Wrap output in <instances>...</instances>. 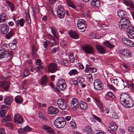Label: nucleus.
Listing matches in <instances>:
<instances>
[{"label":"nucleus","mask_w":134,"mask_h":134,"mask_svg":"<svg viewBox=\"0 0 134 134\" xmlns=\"http://www.w3.org/2000/svg\"><path fill=\"white\" fill-rule=\"evenodd\" d=\"M57 85H58L59 86V85H66L65 81L63 79H60L57 83Z\"/></svg>","instance_id":"obj_42"},{"label":"nucleus","mask_w":134,"mask_h":134,"mask_svg":"<svg viewBox=\"0 0 134 134\" xmlns=\"http://www.w3.org/2000/svg\"><path fill=\"white\" fill-rule=\"evenodd\" d=\"M122 22V21L121 22L120 21L119 24V27L120 29L124 30L127 28L123 24Z\"/></svg>","instance_id":"obj_44"},{"label":"nucleus","mask_w":134,"mask_h":134,"mask_svg":"<svg viewBox=\"0 0 134 134\" xmlns=\"http://www.w3.org/2000/svg\"><path fill=\"white\" fill-rule=\"evenodd\" d=\"M8 55L6 52H4L3 50H0V58L2 59L7 57Z\"/></svg>","instance_id":"obj_29"},{"label":"nucleus","mask_w":134,"mask_h":134,"mask_svg":"<svg viewBox=\"0 0 134 134\" xmlns=\"http://www.w3.org/2000/svg\"><path fill=\"white\" fill-rule=\"evenodd\" d=\"M59 9V11H64V8L63 6L61 5H60L57 8V10H58Z\"/></svg>","instance_id":"obj_62"},{"label":"nucleus","mask_w":134,"mask_h":134,"mask_svg":"<svg viewBox=\"0 0 134 134\" xmlns=\"http://www.w3.org/2000/svg\"><path fill=\"white\" fill-rule=\"evenodd\" d=\"M16 44L17 42L15 39L12 42L9 44V46L10 48L12 50L16 48Z\"/></svg>","instance_id":"obj_25"},{"label":"nucleus","mask_w":134,"mask_h":134,"mask_svg":"<svg viewBox=\"0 0 134 134\" xmlns=\"http://www.w3.org/2000/svg\"><path fill=\"white\" fill-rule=\"evenodd\" d=\"M0 134H6L3 128H2L0 129Z\"/></svg>","instance_id":"obj_64"},{"label":"nucleus","mask_w":134,"mask_h":134,"mask_svg":"<svg viewBox=\"0 0 134 134\" xmlns=\"http://www.w3.org/2000/svg\"><path fill=\"white\" fill-rule=\"evenodd\" d=\"M129 131L133 133H134V128L130 126L129 127Z\"/></svg>","instance_id":"obj_61"},{"label":"nucleus","mask_w":134,"mask_h":134,"mask_svg":"<svg viewBox=\"0 0 134 134\" xmlns=\"http://www.w3.org/2000/svg\"><path fill=\"white\" fill-rule=\"evenodd\" d=\"M58 112L57 108L51 106L49 107L48 110V113L50 114H57Z\"/></svg>","instance_id":"obj_18"},{"label":"nucleus","mask_w":134,"mask_h":134,"mask_svg":"<svg viewBox=\"0 0 134 134\" xmlns=\"http://www.w3.org/2000/svg\"><path fill=\"white\" fill-rule=\"evenodd\" d=\"M66 121L62 117L57 118L54 121L55 126L59 128L63 127L66 125Z\"/></svg>","instance_id":"obj_3"},{"label":"nucleus","mask_w":134,"mask_h":134,"mask_svg":"<svg viewBox=\"0 0 134 134\" xmlns=\"http://www.w3.org/2000/svg\"><path fill=\"white\" fill-rule=\"evenodd\" d=\"M77 27L78 29L80 30V31H84L87 27L86 22L82 19L79 20L77 22Z\"/></svg>","instance_id":"obj_4"},{"label":"nucleus","mask_w":134,"mask_h":134,"mask_svg":"<svg viewBox=\"0 0 134 134\" xmlns=\"http://www.w3.org/2000/svg\"><path fill=\"white\" fill-rule=\"evenodd\" d=\"M85 130L88 134H92L93 131L91 127L89 126H86L85 127Z\"/></svg>","instance_id":"obj_34"},{"label":"nucleus","mask_w":134,"mask_h":134,"mask_svg":"<svg viewBox=\"0 0 134 134\" xmlns=\"http://www.w3.org/2000/svg\"><path fill=\"white\" fill-rule=\"evenodd\" d=\"M82 48L86 53L91 54L93 52V49L92 47L88 45L84 46L82 47Z\"/></svg>","instance_id":"obj_12"},{"label":"nucleus","mask_w":134,"mask_h":134,"mask_svg":"<svg viewBox=\"0 0 134 134\" xmlns=\"http://www.w3.org/2000/svg\"><path fill=\"white\" fill-rule=\"evenodd\" d=\"M70 104L71 107L74 110H75L79 108V102L77 99L76 98H74L72 99Z\"/></svg>","instance_id":"obj_9"},{"label":"nucleus","mask_w":134,"mask_h":134,"mask_svg":"<svg viewBox=\"0 0 134 134\" xmlns=\"http://www.w3.org/2000/svg\"><path fill=\"white\" fill-rule=\"evenodd\" d=\"M96 47L98 51L102 54H104L106 51V49L100 44H97L96 45Z\"/></svg>","instance_id":"obj_17"},{"label":"nucleus","mask_w":134,"mask_h":134,"mask_svg":"<svg viewBox=\"0 0 134 134\" xmlns=\"http://www.w3.org/2000/svg\"><path fill=\"white\" fill-rule=\"evenodd\" d=\"M11 120V115H9L7 116L4 119L2 120L1 122L4 123L5 122L10 121Z\"/></svg>","instance_id":"obj_41"},{"label":"nucleus","mask_w":134,"mask_h":134,"mask_svg":"<svg viewBox=\"0 0 134 134\" xmlns=\"http://www.w3.org/2000/svg\"><path fill=\"white\" fill-rule=\"evenodd\" d=\"M37 51L35 46L33 45L32 46V56L33 58H36L37 57Z\"/></svg>","instance_id":"obj_28"},{"label":"nucleus","mask_w":134,"mask_h":134,"mask_svg":"<svg viewBox=\"0 0 134 134\" xmlns=\"http://www.w3.org/2000/svg\"><path fill=\"white\" fill-rule=\"evenodd\" d=\"M18 131L19 134H26V133L25 131L23 129L20 128L19 129Z\"/></svg>","instance_id":"obj_50"},{"label":"nucleus","mask_w":134,"mask_h":134,"mask_svg":"<svg viewBox=\"0 0 134 134\" xmlns=\"http://www.w3.org/2000/svg\"><path fill=\"white\" fill-rule=\"evenodd\" d=\"M86 68L85 70L86 72H94L96 71V69L94 68L90 67L88 65H86Z\"/></svg>","instance_id":"obj_24"},{"label":"nucleus","mask_w":134,"mask_h":134,"mask_svg":"<svg viewBox=\"0 0 134 134\" xmlns=\"http://www.w3.org/2000/svg\"><path fill=\"white\" fill-rule=\"evenodd\" d=\"M13 35V32L11 31L6 35V37L8 39L10 38Z\"/></svg>","instance_id":"obj_46"},{"label":"nucleus","mask_w":134,"mask_h":134,"mask_svg":"<svg viewBox=\"0 0 134 134\" xmlns=\"http://www.w3.org/2000/svg\"><path fill=\"white\" fill-rule=\"evenodd\" d=\"M122 41L126 45L130 47H134V43L128 38H123Z\"/></svg>","instance_id":"obj_13"},{"label":"nucleus","mask_w":134,"mask_h":134,"mask_svg":"<svg viewBox=\"0 0 134 134\" xmlns=\"http://www.w3.org/2000/svg\"><path fill=\"white\" fill-rule=\"evenodd\" d=\"M57 103L59 108L62 110H64L67 107L65 101L62 98H60L57 101Z\"/></svg>","instance_id":"obj_6"},{"label":"nucleus","mask_w":134,"mask_h":134,"mask_svg":"<svg viewBox=\"0 0 134 134\" xmlns=\"http://www.w3.org/2000/svg\"><path fill=\"white\" fill-rule=\"evenodd\" d=\"M112 117L114 119H117L118 118V116L117 114L114 112L112 113Z\"/></svg>","instance_id":"obj_59"},{"label":"nucleus","mask_w":134,"mask_h":134,"mask_svg":"<svg viewBox=\"0 0 134 134\" xmlns=\"http://www.w3.org/2000/svg\"><path fill=\"white\" fill-rule=\"evenodd\" d=\"M48 80L46 75H44L41 79L40 83L42 86H45Z\"/></svg>","instance_id":"obj_23"},{"label":"nucleus","mask_w":134,"mask_h":134,"mask_svg":"<svg viewBox=\"0 0 134 134\" xmlns=\"http://www.w3.org/2000/svg\"><path fill=\"white\" fill-rule=\"evenodd\" d=\"M126 13L123 10H120L118 12L117 14L119 17H123L126 15Z\"/></svg>","instance_id":"obj_37"},{"label":"nucleus","mask_w":134,"mask_h":134,"mask_svg":"<svg viewBox=\"0 0 134 134\" xmlns=\"http://www.w3.org/2000/svg\"><path fill=\"white\" fill-rule=\"evenodd\" d=\"M66 2L68 4L69 6L74 9H75V6L72 1L70 0H66Z\"/></svg>","instance_id":"obj_43"},{"label":"nucleus","mask_w":134,"mask_h":134,"mask_svg":"<svg viewBox=\"0 0 134 134\" xmlns=\"http://www.w3.org/2000/svg\"><path fill=\"white\" fill-rule=\"evenodd\" d=\"M98 36V35H96L93 33H91L90 34V37L92 38L99 39L100 38V36Z\"/></svg>","instance_id":"obj_47"},{"label":"nucleus","mask_w":134,"mask_h":134,"mask_svg":"<svg viewBox=\"0 0 134 134\" xmlns=\"http://www.w3.org/2000/svg\"><path fill=\"white\" fill-rule=\"evenodd\" d=\"M107 96H109L112 98V99H114L115 98V96L111 92H109L107 93Z\"/></svg>","instance_id":"obj_54"},{"label":"nucleus","mask_w":134,"mask_h":134,"mask_svg":"<svg viewBox=\"0 0 134 134\" xmlns=\"http://www.w3.org/2000/svg\"><path fill=\"white\" fill-rule=\"evenodd\" d=\"M113 83L116 86H120L119 81H118V80L117 78L113 79Z\"/></svg>","instance_id":"obj_49"},{"label":"nucleus","mask_w":134,"mask_h":134,"mask_svg":"<svg viewBox=\"0 0 134 134\" xmlns=\"http://www.w3.org/2000/svg\"><path fill=\"white\" fill-rule=\"evenodd\" d=\"M14 120L15 122L20 124L23 121L22 117L18 114H16L14 115Z\"/></svg>","instance_id":"obj_8"},{"label":"nucleus","mask_w":134,"mask_h":134,"mask_svg":"<svg viewBox=\"0 0 134 134\" xmlns=\"http://www.w3.org/2000/svg\"><path fill=\"white\" fill-rule=\"evenodd\" d=\"M59 9L58 10H57V15L58 17H64L65 16V10L59 11Z\"/></svg>","instance_id":"obj_35"},{"label":"nucleus","mask_w":134,"mask_h":134,"mask_svg":"<svg viewBox=\"0 0 134 134\" xmlns=\"http://www.w3.org/2000/svg\"><path fill=\"white\" fill-rule=\"evenodd\" d=\"M69 34L70 37L72 38L77 39L79 38V35L76 31L71 30L69 32Z\"/></svg>","instance_id":"obj_16"},{"label":"nucleus","mask_w":134,"mask_h":134,"mask_svg":"<svg viewBox=\"0 0 134 134\" xmlns=\"http://www.w3.org/2000/svg\"><path fill=\"white\" fill-rule=\"evenodd\" d=\"M52 33L53 35L55 36L57 39L59 38V37L57 33V29L54 27H51Z\"/></svg>","instance_id":"obj_30"},{"label":"nucleus","mask_w":134,"mask_h":134,"mask_svg":"<svg viewBox=\"0 0 134 134\" xmlns=\"http://www.w3.org/2000/svg\"><path fill=\"white\" fill-rule=\"evenodd\" d=\"M16 26H18L20 25L21 27H23L24 25V21L23 18L21 19L20 20H17L15 21Z\"/></svg>","instance_id":"obj_32"},{"label":"nucleus","mask_w":134,"mask_h":134,"mask_svg":"<svg viewBox=\"0 0 134 134\" xmlns=\"http://www.w3.org/2000/svg\"><path fill=\"white\" fill-rule=\"evenodd\" d=\"M124 4L127 6L129 7L133 10H134L133 3L131 0H123Z\"/></svg>","instance_id":"obj_19"},{"label":"nucleus","mask_w":134,"mask_h":134,"mask_svg":"<svg viewBox=\"0 0 134 134\" xmlns=\"http://www.w3.org/2000/svg\"><path fill=\"white\" fill-rule=\"evenodd\" d=\"M120 101L122 105L126 108L132 107L134 104L130 96L126 93H122L121 95Z\"/></svg>","instance_id":"obj_2"},{"label":"nucleus","mask_w":134,"mask_h":134,"mask_svg":"<svg viewBox=\"0 0 134 134\" xmlns=\"http://www.w3.org/2000/svg\"><path fill=\"white\" fill-rule=\"evenodd\" d=\"M24 129L26 133V132L30 131L32 130L31 128L28 126H27L25 127Z\"/></svg>","instance_id":"obj_56"},{"label":"nucleus","mask_w":134,"mask_h":134,"mask_svg":"<svg viewBox=\"0 0 134 134\" xmlns=\"http://www.w3.org/2000/svg\"><path fill=\"white\" fill-rule=\"evenodd\" d=\"M79 105L81 108L83 110H86L87 108V104L83 101H81L79 103Z\"/></svg>","instance_id":"obj_26"},{"label":"nucleus","mask_w":134,"mask_h":134,"mask_svg":"<svg viewBox=\"0 0 134 134\" xmlns=\"http://www.w3.org/2000/svg\"><path fill=\"white\" fill-rule=\"evenodd\" d=\"M91 4L94 8L99 7L100 5V2L99 0H92Z\"/></svg>","instance_id":"obj_22"},{"label":"nucleus","mask_w":134,"mask_h":134,"mask_svg":"<svg viewBox=\"0 0 134 134\" xmlns=\"http://www.w3.org/2000/svg\"><path fill=\"white\" fill-rule=\"evenodd\" d=\"M93 99L99 108L100 109H102L103 108V106L99 100L96 98H94Z\"/></svg>","instance_id":"obj_27"},{"label":"nucleus","mask_w":134,"mask_h":134,"mask_svg":"<svg viewBox=\"0 0 134 134\" xmlns=\"http://www.w3.org/2000/svg\"><path fill=\"white\" fill-rule=\"evenodd\" d=\"M29 74V71L28 70L26 69L25 68L23 71V72L22 74L23 77H25L28 76Z\"/></svg>","instance_id":"obj_40"},{"label":"nucleus","mask_w":134,"mask_h":134,"mask_svg":"<svg viewBox=\"0 0 134 134\" xmlns=\"http://www.w3.org/2000/svg\"><path fill=\"white\" fill-rule=\"evenodd\" d=\"M93 117L94 119L97 120L99 122H101L102 121L100 118L96 116L95 115H93Z\"/></svg>","instance_id":"obj_60"},{"label":"nucleus","mask_w":134,"mask_h":134,"mask_svg":"<svg viewBox=\"0 0 134 134\" xmlns=\"http://www.w3.org/2000/svg\"><path fill=\"white\" fill-rule=\"evenodd\" d=\"M13 101L12 98L9 97H7L4 99V103L8 105V107L9 108L10 104Z\"/></svg>","instance_id":"obj_21"},{"label":"nucleus","mask_w":134,"mask_h":134,"mask_svg":"<svg viewBox=\"0 0 134 134\" xmlns=\"http://www.w3.org/2000/svg\"><path fill=\"white\" fill-rule=\"evenodd\" d=\"M10 83L7 81H0V88L1 87L5 90V91H8L10 86Z\"/></svg>","instance_id":"obj_10"},{"label":"nucleus","mask_w":134,"mask_h":134,"mask_svg":"<svg viewBox=\"0 0 134 134\" xmlns=\"http://www.w3.org/2000/svg\"><path fill=\"white\" fill-rule=\"evenodd\" d=\"M94 132L95 134H106L104 131L101 130H96Z\"/></svg>","instance_id":"obj_52"},{"label":"nucleus","mask_w":134,"mask_h":134,"mask_svg":"<svg viewBox=\"0 0 134 134\" xmlns=\"http://www.w3.org/2000/svg\"><path fill=\"white\" fill-rule=\"evenodd\" d=\"M42 128L50 134H54L53 130L49 126L44 125Z\"/></svg>","instance_id":"obj_20"},{"label":"nucleus","mask_w":134,"mask_h":134,"mask_svg":"<svg viewBox=\"0 0 134 134\" xmlns=\"http://www.w3.org/2000/svg\"><path fill=\"white\" fill-rule=\"evenodd\" d=\"M2 48L3 49L2 50L4 51V52H6L7 53V51H8V47H7L6 44L2 46Z\"/></svg>","instance_id":"obj_53"},{"label":"nucleus","mask_w":134,"mask_h":134,"mask_svg":"<svg viewBox=\"0 0 134 134\" xmlns=\"http://www.w3.org/2000/svg\"><path fill=\"white\" fill-rule=\"evenodd\" d=\"M116 43V41L115 40H114L113 42H109L108 41H106L103 43V45L107 47L112 48L114 47Z\"/></svg>","instance_id":"obj_14"},{"label":"nucleus","mask_w":134,"mask_h":134,"mask_svg":"<svg viewBox=\"0 0 134 134\" xmlns=\"http://www.w3.org/2000/svg\"><path fill=\"white\" fill-rule=\"evenodd\" d=\"M15 102L18 103L20 104L23 102V100L22 97L20 96H16L15 98Z\"/></svg>","instance_id":"obj_33"},{"label":"nucleus","mask_w":134,"mask_h":134,"mask_svg":"<svg viewBox=\"0 0 134 134\" xmlns=\"http://www.w3.org/2000/svg\"><path fill=\"white\" fill-rule=\"evenodd\" d=\"M7 112V110L2 109L0 112V116L2 117H4L5 116Z\"/></svg>","instance_id":"obj_45"},{"label":"nucleus","mask_w":134,"mask_h":134,"mask_svg":"<svg viewBox=\"0 0 134 134\" xmlns=\"http://www.w3.org/2000/svg\"><path fill=\"white\" fill-rule=\"evenodd\" d=\"M123 24L127 28V32L128 37L131 39H134V27L130 25V21L127 19L123 17L121 19Z\"/></svg>","instance_id":"obj_1"},{"label":"nucleus","mask_w":134,"mask_h":134,"mask_svg":"<svg viewBox=\"0 0 134 134\" xmlns=\"http://www.w3.org/2000/svg\"><path fill=\"white\" fill-rule=\"evenodd\" d=\"M50 42L48 40H46L45 42H44L43 44L44 46V48L45 49L48 46V44L50 43Z\"/></svg>","instance_id":"obj_55"},{"label":"nucleus","mask_w":134,"mask_h":134,"mask_svg":"<svg viewBox=\"0 0 134 134\" xmlns=\"http://www.w3.org/2000/svg\"><path fill=\"white\" fill-rule=\"evenodd\" d=\"M107 86L110 89L114 91L115 90V87L112 85L110 84L108 85Z\"/></svg>","instance_id":"obj_63"},{"label":"nucleus","mask_w":134,"mask_h":134,"mask_svg":"<svg viewBox=\"0 0 134 134\" xmlns=\"http://www.w3.org/2000/svg\"><path fill=\"white\" fill-rule=\"evenodd\" d=\"M57 65L55 63L50 64L48 67V70L50 72L52 73L55 72L57 70Z\"/></svg>","instance_id":"obj_11"},{"label":"nucleus","mask_w":134,"mask_h":134,"mask_svg":"<svg viewBox=\"0 0 134 134\" xmlns=\"http://www.w3.org/2000/svg\"><path fill=\"white\" fill-rule=\"evenodd\" d=\"M70 124L71 126L72 127V128H75L77 127L74 121H72L70 122Z\"/></svg>","instance_id":"obj_51"},{"label":"nucleus","mask_w":134,"mask_h":134,"mask_svg":"<svg viewBox=\"0 0 134 134\" xmlns=\"http://www.w3.org/2000/svg\"><path fill=\"white\" fill-rule=\"evenodd\" d=\"M5 126L7 127H10L11 128H13V126L12 124L10 122L6 123L5 124Z\"/></svg>","instance_id":"obj_57"},{"label":"nucleus","mask_w":134,"mask_h":134,"mask_svg":"<svg viewBox=\"0 0 134 134\" xmlns=\"http://www.w3.org/2000/svg\"><path fill=\"white\" fill-rule=\"evenodd\" d=\"M78 72L76 69H73L70 70L69 72V74L70 76L75 75L77 74Z\"/></svg>","instance_id":"obj_38"},{"label":"nucleus","mask_w":134,"mask_h":134,"mask_svg":"<svg viewBox=\"0 0 134 134\" xmlns=\"http://www.w3.org/2000/svg\"><path fill=\"white\" fill-rule=\"evenodd\" d=\"M119 53L120 55L123 56L126 58L130 57L132 55L131 51L126 49L120 50Z\"/></svg>","instance_id":"obj_5"},{"label":"nucleus","mask_w":134,"mask_h":134,"mask_svg":"<svg viewBox=\"0 0 134 134\" xmlns=\"http://www.w3.org/2000/svg\"><path fill=\"white\" fill-rule=\"evenodd\" d=\"M61 63L65 65H67L68 64V61L65 59H63L61 61Z\"/></svg>","instance_id":"obj_58"},{"label":"nucleus","mask_w":134,"mask_h":134,"mask_svg":"<svg viewBox=\"0 0 134 134\" xmlns=\"http://www.w3.org/2000/svg\"><path fill=\"white\" fill-rule=\"evenodd\" d=\"M57 85V86L56 89L58 91H64L66 87V85H59V86L58 85Z\"/></svg>","instance_id":"obj_31"},{"label":"nucleus","mask_w":134,"mask_h":134,"mask_svg":"<svg viewBox=\"0 0 134 134\" xmlns=\"http://www.w3.org/2000/svg\"><path fill=\"white\" fill-rule=\"evenodd\" d=\"M77 81L79 82L80 84H82L85 82V80L84 79L80 76H79L77 77Z\"/></svg>","instance_id":"obj_48"},{"label":"nucleus","mask_w":134,"mask_h":134,"mask_svg":"<svg viewBox=\"0 0 134 134\" xmlns=\"http://www.w3.org/2000/svg\"><path fill=\"white\" fill-rule=\"evenodd\" d=\"M94 88L97 90H101L103 88V85L101 81L98 80H95L94 83Z\"/></svg>","instance_id":"obj_7"},{"label":"nucleus","mask_w":134,"mask_h":134,"mask_svg":"<svg viewBox=\"0 0 134 134\" xmlns=\"http://www.w3.org/2000/svg\"><path fill=\"white\" fill-rule=\"evenodd\" d=\"M6 2L8 4V5L10 8V10L12 11H13L14 9V6L13 3L8 1H6Z\"/></svg>","instance_id":"obj_39"},{"label":"nucleus","mask_w":134,"mask_h":134,"mask_svg":"<svg viewBox=\"0 0 134 134\" xmlns=\"http://www.w3.org/2000/svg\"><path fill=\"white\" fill-rule=\"evenodd\" d=\"M109 127L110 129L114 131L116 130L118 127V126L115 123L112 122L110 123Z\"/></svg>","instance_id":"obj_36"},{"label":"nucleus","mask_w":134,"mask_h":134,"mask_svg":"<svg viewBox=\"0 0 134 134\" xmlns=\"http://www.w3.org/2000/svg\"><path fill=\"white\" fill-rule=\"evenodd\" d=\"M0 30L2 34H6L8 31V27L5 24H2L0 26Z\"/></svg>","instance_id":"obj_15"}]
</instances>
